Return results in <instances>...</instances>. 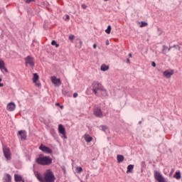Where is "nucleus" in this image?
Listing matches in <instances>:
<instances>
[{"label":"nucleus","mask_w":182,"mask_h":182,"mask_svg":"<svg viewBox=\"0 0 182 182\" xmlns=\"http://www.w3.org/2000/svg\"><path fill=\"white\" fill-rule=\"evenodd\" d=\"M36 178L40 182H55L56 177L50 169H48L43 176L38 171H34Z\"/></svg>","instance_id":"obj_1"},{"label":"nucleus","mask_w":182,"mask_h":182,"mask_svg":"<svg viewBox=\"0 0 182 182\" xmlns=\"http://www.w3.org/2000/svg\"><path fill=\"white\" fill-rule=\"evenodd\" d=\"M53 159L49 156H43L40 154L39 156L36 159V163L40 166H50L52 164Z\"/></svg>","instance_id":"obj_2"},{"label":"nucleus","mask_w":182,"mask_h":182,"mask_svg":"<svg viewBox=\"0 0 182 182\" xmlns=\"http://www.w3.org/2000/svg\"><path fill=\"white\" fill-rule=\"evenodd\" d=\"M92 90L95 96H100L98 92L101 90V89L103 87V85H102V84L98 81H94L92 83Z\"/></svg>","instance_id":"obj_3"},{"label":"nucleus","mask_w":182,"mask_h":182,"mask_svg":"<svg viewBox=\"0 0 182 182\" xmlns=\"http://www.w3.org/2000/svg\"><path fill=\"white\" fill-rule=\"evenodd\" d=\"M26 66H31V68H33L35 66V58L31 55H28L24 58Z\"/></svg>","instance_id":"obj_4"},{"label":"nucleus","mask_w":182,"mask_h":182,"mask_svg":"<svg viewBox=\"0 0 182 182\" xmlns=\"http://www.w3.org/2000/svg\"><path fill=\"white\" fill-rule=\"evenodd\" d=\"M3 153L6 160L9 161L11 160V159H12V157L11 156V149H9V148H8L6 146H3Z\"/></svg>","instance_id":"obj_5"},{"label":"nucleus","mask_w":182,"mask_h":182,"mask_svg":"<svg viewBox=\"0 0 182 182\" xmlns=\"http://www.w3.org/2000/svg\"><path fill=\"white\" fill-rule=\"evenodd\" d=\"M93 113L95 117H103V112H102V109L97 106L94 107Z\"/></svg>","instance_id":"obj_6"},{"label":"nucleus","mask_w":182,"mask_h":182,"mask_svg":"<svg viewBox=\"0 0 182 182\" xmlns=\"http://www.w3.org/2000/svg\"><path fill=\"white\" fill-rule=\"evenodd\" d=\"M39 149H40V150H41V151H43V153H47V154H52V153H53V151H52V149H50V148H49L43 144H41L39 146Z\"/></svg>","instance_id":"obj_7"},{"label":"nucleus","mask_w":182,"mask_h":182,"mask_svg":"<svg viewBox=\"0 0 182 182\" xmlns=\"http://www.w3.org/2000/svg\"><path fill=\"white\" fill-rule=\"evenodd\" d=\"M51 82L55 86L59 87L62 85V81L60 78H57L55 76L51 77Z\"/></svg>","instance_id":"obj_8"},{"label":"nucleus","mask_w":182,"mask_h":182,"mask_svg":"<svg viewBox=\"0 0 182 182\" xmlns=\"http://www.w3.org/2000/svg\"><path fill=\"white\" fill-rule=\"evenodd\" d=\"M58 132L63 136L64 139H68V136H66V129L61 124L58 125Z\"/></svg>","instance_id":"obj_9"},{"label":"nucleus","mask_w":182,"mask_h":182,"mask_svg":"<svg viewBox=\"0 0 182 182\" xmlns=\"http://www.w3.org/2000/svg\"><path fill=\"white\" fill-rule=\"evenodd\" d=\"M18 136H20L21 140H26V131L20 130L18 132Z\"/></svg>","instance_id":"obj_10"},{"label":"nucleus","mask_w":182,"mask_h":182,"mask_svg":"<svg viewBox=\"0 0 182 182\" xmlns=\"http://www.w3.org/2000/svg\"><path fill=\"white\" fill-rule=\"evenodd\" d=\"M15 107H16V105H15V103L14 102H9L7 105V110H9V112H14V110H15Z\"/></svg>","instance_id":"obj_11"},{"label":"nucleus","mask_w":182,"mask_h":182,"mask_svg":"<svg viewBox=\"0 0 182 182\" xmlns=\"http://www.w3.org/2000/svg\"><path fill=\"white\" fill-rule=\"evenodd\" d=\"M0 70H4V72H6V73H8V69H6V68H5V63L2 60H0Z\"/></svg>","instance_id":"obj_12"},{"label":"nucleus","mask_w":182,"mask_h":182,"mask_svg":"<svg viewBox=\"0 0 182 182\" xmlns=\"http://www.w3.org/2000/svg\"><path fill=\"white\" fill-rule=\"evenodd\" d=\"M84 139L87 143H90L92 140H93V137H92L90 135L88 134H85L84 136Z\"/></svg>","instance_id":"obj_13"},{"label":"nucleus","mask_w":182,"mask_h":182,"mask_svg":"<svg viewBox=\"0 0 182 182\" xmlns=\"http://www.w3.org/2000/svg\"><path fill=\"white\" fill-rule=\"evenodd\" d=\"M173 71H168V70H165L164 72V76L168 79V77H171V75H173Z\"/></svg>","instance_id":"obj_14"},{"label":"nucleus","mask_w":182,"mask_h":182,"mask_svg":"<svg viewBox=\"0 0 182 182\" xmlns=\"http://www.w3.org/2000/svg\"><path fill=\"white\" fill-rule=\"evenodd\" d=\"M23 181H24L23 178H22V176H21L20 175H18V174H15L14 175V181L16 182H22Z\"/></svg>","instance_id":"obj_15"},{"label":"nucleus","mask_w":182,"mask_h":182,"mask_svg":"<svg viewBox=\"0 0 182 182\" xmlns=\"http://www.w3.org/2000/svg\"><path fill=\"white\" fill-rule=\"evenodd\" d=\"M100 93L102 97H106L107 96V90H106L103 87L101 88Z\"/></svg>","instance_id":"obj_16"},{"label":"nucleus","mask_w":182,"mask_h":182,"mask_svg":"<svg viewBox=\"0 0 182 182\" xmlns=\"http://www.w3.org/2000/svg\"><path fill=\"white\" fill-rule=\"evenodd\" d=\"M117 163H122V161L124 160V156H123V155H117Z\"/></svg>","instance_id":"obj_17"},{"label":"nucleus","mask_w":182,"mask_h":182,"mask_svg":"<svg viewBox=\"0 0 182 182\" xmlns=\"http://www.w3.org/2000/svg\"><path fill=\"white\" fill-rule=\"evenodd\" d=\"M39 80V75H38V73H34L33 74V83H36Z\"/></svg>","instance_id":"obj_18"},{"label":"nucleus","mask_w":182,"mask_h":182,"mask_svg":"<svg viewBox=\"0 0 182 182\" xmlns=\"http://www.w3.org/2000/svg\"><path fill=\"white\" fill-rule=\"evenodd\" d=\"M133 168H134V165H129L127 166V173H132V171H133Z\"/></svg>","instance_id":"obj_19"},{"label":"nucleus","mask_w":182,"mask_h":182,"mask_svg":"<svg viewBox=\"0 0 182 182\" xmlns=\"http://www.w3.org/2000/svg\"><path fill=\"white\" fill-rule=\"evenodd\" d=\"M109 70V66L106 65L105 64H103L101 65V70H102V72H106V70Z\"/></svg>","instance_id":"obj_20"},{"label":"nucleus","mask_w":182,"mask_h":182,"mask_svg":"<svg viewBox=\"0 0 182 182\" xmlns=\"http://www.w3.org/2000/svg\"><path fill=\"white\" fill-rule=\"evenodd\" d=\"M174 177L176 180H180L181 178V173L180 172H176Z\"/></svg>","instance_id":"obj_21"},{"label":"nucleus","mask_w":182,"mask_h":182,"mask_svg":"<svg viewBox=\"0 0 182 182\" xmlns=\"http://www.w3.org/2000/svg\"><path fill=\"white\" fill-rule=\"evenodd\" d=\"M106 33L109 35L110 32H112V26H108L107 28L105 30Z\"/></svg>","instance_id":"obj_22"},{"label":"nucleus","mask_w":182,"mask_h":182,"mask_svg":"<svg viewBox=\"0 0 182 182\" xmlns=\"http://www.w3.org/2000/svg\"><path fill=\"white\" fill-rule=\"evenodd\" d=\"M51 45L53 46H55V48H59V44H58V43H56V41L55 40L51 41Z\"/></svg>","instance_id":"obj_23"},{"label":"nucleus","mask_w":182,"mask_h":182,"mask_svg":"<svg viewBox=\"0 0 182 182\" xmlns=\"http://www.w3.org/2000/svg\"><path fill=\"white\" fill-rule=\"evenodd\" d=\"M100 128L102 132H106L107 130V127L106 125H102L100 126Z\"/></svg>","instance_id":"obj_24"},{"label":"nucleus","mask_w":182,"mask_h":182,"mask_svg":"<svg viewBox=\"0 0 182 182\" xmlns=\"http://www.w3.org/2000/svg\"><path fill=\"white\" fill-rule=\"evenodd\" d=\"M145 26H147V23L144 21L141 22L140 28H144Z\"/></svg>","instance_id":"obj_25"},{"label":"nucleus","mask_w":182,"mask_h":182,"mask_svg":"<svg viewBox=\"0 0 182 182\" xmlns=\"http://www.w3.org/2000/svg\"><path fill=\"white\" fill-rule=\"evenodd\" d=\"M76 171L77 173H82L83 171V169L82 168V167L78 166L76 168Z\"/></svg>","instance_id":"obj_26"},{"label":"nucleus","mask_w":182,"mask_h":182,"mask_svg":"<svg viewBox=\"0 0 182 182\" xmlns=\"http://www.w3.org/2000/svg\"><path fill=\"white\" fill-rule=\"evenodd\" d=\"M141 171H143V168H145V167H146V162L142 161L141 164Z\"/></svg>","instance_id":"obj_27"},{"label":"nucleus","mask_w":182,"mask_h":182,"mask_svg":"<svg viewBox=\"0 0 182 182\" xmlns=\"http://www.w3.org/2000/svg\"><path fill=\"white\" fill-rule=\"evenodd\" d=\"M68 39L71 41L73 42V39H75V36L73 35H70L68 37Z\"/></svg>","instance_id":"obj_28"},{"label":"nucleus","mask_w":182,"mask_h":182,"mask_svg":"<svg viewBox=\"0 0 182 182\" xmlns=\"http://www.w3.org/2000/svg\"><path fill=\"white\" fill-rule=\"evenodd\" d=\"M166 49H168V47H167L166 46H163L162 53H164V55H166L164 50H166Z\"/></svg>","instance_id":"obj_29"},{"label":"nucleus","mask_w":182,"mask_h":182,"mask_svg":"<svg viewBox=\"0 0 182 182\" xmlns=\"http://www.w3.org/2000/svg\"><path fill=\"white\" fill-rule=\"evenodd\" d=\"M26 4H31V2H35V0H24Z\"/></svg>","instance_id":"obj_30"},{"label":"nucleus","mask_w":182,"mask_h":182,"mask_svg":"<svg viewBox=\"0 0 182 182\" xmlns=\"http://www.w3.org/2000/svg\"><path fill=\"white\" fill-rule=\"evenodd\" d=\"M78 42H79V43H78V45H77V48H82V43L80 40H78Z\"/></svg>","instance_id":"obj_31"},{"label":"nucleus","mask_w":182,"mask_h":182,"mask_svg":"<svg viewBox=\"0 0 182 182\" xmlns=\"http://www.w3.org/2000/svg\"><path fill=\"white\" fill-rule=\"evenodd\" d=\"M81 7L82 8V9H86L87 8V6H86V4H83L81 5Z\"/></svg>","instance_id":"obj_32"},{"label":"nucleus","mask_w":182,"mask_h":182,"mask_svg":"<svg viewBox=\"0 0 182 182\" xmlns=\"http://www.w3.org/2000/svg\"><path fill=\"white\" fill-rule=\"evenodd\" d=\"M70 19V16L69 15H66L65 21H69Z\"/></svg>","instance_id":"obj_33"},{"label":"nucleus","mask_w":182,"mask_h":182,"mask_svg":"<svg viewBox=\"0 0 182 182\" xmlns=\"http://www.w3.org/2000/svg\"><path fill=\"white\" fill-rule=\"evenodd\" d=\"M172 48H178V50H180V47L178 46V45H173Z\"/></svg>","instance_id":"obj_34"},{"label":"nucleus","mask_w":182,"mask_h":182,"mask_svg":"<svg viewBox=\"0 0 182 182\" xmlns=\"http://www.w3.org/2000/svg\"><path fill=\"white\" fill-rule=\"evenodd\" d=\"M151 66H153V68H156V63H154V61L151 63Z\"/></svg>","instance_id":"obj_35"},{"label":"nucleus","mask_w":182,"mask_h":182,"mask_svg":"<svg viewBox=\"0 0 182 182\" xmlns=\"http://www.w3.org/2000/svg\"><path fill=\"white\" fill-rule=\"evenodd\" d=\"M63 95H65V96H66L68 95V92L65 90H63Z\"/></svg>","instance_id":"obj_36"},{"label":"nucleus","mask_w":182,"mask_h":182,"mask_svg":"<svg viewBox=\"0 0 182 182\" xmlns=\"http://www.w3.org/2000/svg\"><path fill=\"white\" fill-rule=\"evenodd\" d=\"M77 97V92H75L74 94H73V97L74 98H76Z\"/></svg>","instance_id":"obj_37"},{"label":"nucleus","mask_w":182,"mask_h":182,"mask_svg":"<svg viewBox=\"0 0 182 182\" xmlns=\"http://www.w3.org/2000/svg\"><path fill=\"white\" fill-rule=\"evenodd\" d=\"M51 134H53H53H56V133L55 132V130H51Z\"/></svg>","instance_id":"obj_38"},{"label":"nucleus","mask_w":182,"mask_h":182,"mask_svg":"<svg viewBox=\"0 0 182 182\" xmlns=\"http://www.w3.org/2000/svg\"><path fill=\"white\" fill-rule=\"evenodd\" d=\"M105 43H106L107 46H109V40H107Z\"/></svg>","instance_id":"obj_39"},{"label":"nucleus","mask_w":182,"mask_h":182,"mask_svg":"<svg viewBox=\"0 0 182 182\" xmlns=\"http://www.w3.org/2000/svg\"><path fill=\"white\" fill-rule=\"evenodd\" d=\"M97 46L96 44H93V48H94V49H96Z\"/></svg>","instance_id":"obj_40"},{"label":"nucleus","mask_w":182,"mask_h":182,"mask_svg":"<svg viewBox=\"0 0 182 182\" xmlns=\"http://www.w3.org/2000/svg\"><path fill=\"white\" fill-rule=\"evenodd\" d=\"M127 63H130V59L129 58L127 59Z\"/></svg>","instance_id":"obj_41"},{"label":"nucleus","mask_w":182,"mask_h":182,"mask_svg":"<svg viewBox=\"0 0 182 182\" xmlns=\"http://www.w3.org/2000/svg\"><path fill=\"white\" fill-rule=\"evenodd\" d=\"M171 48H173V47L170 46V47L168 48V52H170V50H171Z\"/></svg>","instance_id":"obj_42"},{"label":"nucleus","mask_w":182,"mask_h":182,"mask_svg":"<svg viewBox=\"0 0 182 182\" xmlns=\"http://www.w3.org/2000/svg\"><path fill=\"white\" fill-rule=\"evenodd\" d=\"M4 83L0 82V87H3Z\"/></svg>","instance_id":"obj_43"},{"label":"nucleus","mask_w":182,"mask_h":182,"mask_svg":"<svg viewBox=\"0 0 182 182\" xmlns=\"http://www.w3.org/2000/svg\"><path fill=\"white\" fill-rule=\"evenodd\" d=\"M55 106H60V104H59V102L55 104Z\"/></svg>","instance_id":"obj_44"},{"label":"nucleus","mask_w":182,"mask_h":182,"mask_svg":"<svg viewBox=\"0 0 182 182\" xmlns=\"http://www.w3.org/2000/svg\"><path fill=\"white\" fill-rule=\"evenodd\" d=\"M36 85L38 86V87H39V86H41V84L40 83H37Z\"/></svg>","instance_id":"obj_45"},{"label":"nucleus","mask_w":182,"mask_h":182,"mask_svg":"<svg viewBox=\"0 0 182 182\" xmlns=\"http://www.w3.org/2000/svg\"><path fill=\"white\" fill-rule=\"evenodd\" d=\"M129 58H132V53L129 54Z\"/></svg>","instance_id":"obj_46"},{"label":"nucleus","mask_w":182,"mask_h":182,"mask_svg":"<svg viewBox=\"0 0 182 182\" xmlns=\"http://www.w3.org/2000/svg\"><path fill=\"white\" fill-rule=\"evenodd\" d=\"M0 82H2V78L0 77Z\"/></svg>","instance_id":"obj_47"},{"label":"nucleus","mask_w":182,"mask_h":182,"mask_svg":"<svg viewBox=\"0 0 182 182\" xmlns=\"http://www.w3.org/2000/svg\"><path fill=\"white\" fill-rule=\"evenodd\" d=\"M141 123V121H139V124H140Z\"/></svg>","instance_id":"obj_48"},{"label":"nucleus","mask_w":182,"mask_h":182,"mask_svg":"<svg viewBox=\"0 0 182 182\" xmlns=\"http://www.w3.org/2000/svg\"><path fill=\"white\" fill-rule=\"evenodd\" d=\"M60 108H61V109H63V106H60Z\"/></svg>","instance_id":"obj_49"},{"label":"nucleus","mask_w":182,"mask_h":182,"mask_svg":"<svg viewBox=\"0 0 182 182\" xmlns=\"http://www.w3.org/2000/svg\"><path fill=\"white\" fill-rule=\"evenodd\" d=\"M64 173H66V171H65V170H64Z\"/></svg>","instance_id":"obj_50"},{"label":"nucleus","mask_w":182,"mask_h":182,"mask_svg":"<svg viewBox=\"0 0 182 182\" xmlns=\"http://www.w3.org/2000/svg\"><path fill=\"white\" fill-rule=\"evenodd\" d=\"M104 1H109V0H104Z\"/></svg>","instance_id":"obj_51"}]
</instances>
